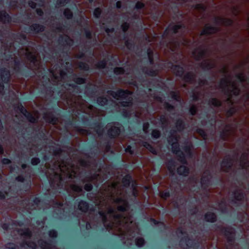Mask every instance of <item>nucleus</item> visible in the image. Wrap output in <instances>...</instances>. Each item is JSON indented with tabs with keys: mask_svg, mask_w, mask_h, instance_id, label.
Here are the masks:
<instances>
[{
	"mask_svg": "<svg viewBox=\"0 0 249 249\" xmlns=\"http://www.w3.org/2000/svg\"><path fill=\"white\" fill-rule=\"evenodd\" d=\"M190 112L192 115H194L196 112V108L195 106H193L190 107Z\"/></svg>",
	"mask_w": 249,
	"mask_h": 249,
	"instance_id": "obj_44",
	"label": "nucleus"
},
{
	"mask_svg": "<svg viewBox=\"0 0 249 249\" xmlns=\"http://www.w3.org/2000/svg\"><path fill=\"white\" fill-rule=\"evenodd\" d=\"M23 53H24L26 58L29 60L31 62L35 63L36 61V52H30L28 49L23 50Z\"/></svg>",
	"mask_w": 249,
	"mask_h": 249,
	"instance_id": "obj_8",
	"label": "nucleus"
},
{
	"mask_svg": "<svg viewBox=\"0 0 249 249\" xmlns=\"http://www.w3.org/2000/svg\"><path fill=\"white\" fill-rule=\"evenodd\" d=\"M219 87L223 91L228 94L236 95L239 93L240 90L236 84L231 82L229 77H225L221 80Z\"/></svg>",
	"mask_w": 249,
	"mask_h": 249,
	"instance_id": "obj_4",
	"label": "nucleus"
},
{
	"mask_svg": "<svg viewBox=\"0 0 249 249\" xmlns=\"http://www.w3.org/2000/svg\"><path fill=\"white\" fill-rule=\"evenodd\" d=\"M191 242H192V240H191L189 239V240H188V241H187V245H186L187 247H192V246H191V245H189V244H190V243H191Z\"/></svg>",
	"mask_w": 249,
	"mask_h": 249,
	"instance_id": "obj_63",
	"label": "nucleus"
},
{
	"mask_svg": "<svg viewBox=\"0 0 249 249\" xmlns=\"http://www.w3.org/2000/svg\"><path fill=\"white\" fill-rule=\"evenodd\" d=\"M16 180H17L18 181H23L24 179L22 177L18 176L16 178Z\"/></svg>",
	"mask_w": 249,
	"mask_h": 249,
	"instance_id": "obj_59",
	"label": "nucleus"
},
{
	"mask_svg": "<svg viewBox=\"0 0 249 249\" xmlns=\"http://www.w3.org/2000/svg\"><path fill=\"white\" fill-rule=\"evenodd\" d=\"M232 164V161L230 160L229 161H228L227 159H224L222 162L221 166L222 168L224 167H227L228 168L231 167Z\"/></svg>",
	"mask_w": 249,
	"mask_h": 249,
	"instance_id": "obj_19",
	"label": "nucleus"
},
{
	"mask_svg": "<svg viewBox=\"0 0 249 249\" xmlns=\"http://www.w3.org/2000/svg\"><path fill=\"white\" fill-rule=\"evenodd\" d=\"M97 103L99 105L104 106L107 104V100L106 98L100 97L97 99Z\"/></svg>",
	"mask_w": 249,
	"mask_h": 249,
	"instance_id": "obj_21",
	"label": "nucleus"
},
{
	"mask_svg": "<svg viewBox=\"0 0 249 249\" xmlns=\"http://www.w3.org/2000/svg\"><path fill=\"white\" fill-rule=\"evenodd\" d=\"M69 0H58L57 1V4L58 5H64L65 3H67L68 2Z\"/></svg>",
	"mask_w": 249,
	"mask_h": 249,
	"instance_id": "obj_46",
	"label": "nucleus"
},
{
	"mask_svg": "<svg viewBox=\"0 0 249 249\" xmlns=\"http://www.w3.org/2000/svg\"><path fill=\"white\" fill-rule=\"evenodd\" d=\"M147 54L150 63L152 64L153 63L152 51L150 49L147 50Z\"/></svg>",
	"mask_w": 249,
	"mask_h": 249,
	"instance_id": "obj_37",
	"label": "nucleus"
},
{
	"mask_svg": "<svg viewBox=\"0 0 249 249\" xmlns=\"http://www.w3.org/2000/svg\"><path fill=\"white\" fill-rule=\"evenodd\" d=\"M144 244V240L142 238H137L136 239V245L138 247H142Z\"/></svg>",
	"mask_w": 249,
	"mask_h": 249,
	"instance_id": "obj_23",
	"label": "nucleus"
},
{
	"mask_svg": "<svg viewBox=\"0 0 249 249\" xmlns=\"http://www.w3.org/2000/svg\"><path fill=\"white\" fill-rule=\"evenodd\" d=\"M152 136L154 138H158L160 136V132L157 130H154L152 133Z\"/></svg>",
	"mask_w": 249,
	"mask_h": 249,
	"instance_id": "obj_35",
	"label": "nucleus"
},
{
	"mask_svg": "<svg viewBox=\"0 0 249 249\" xmlns=\"http://www.w3.org/2000/svg\"><path fill=\"white\" fill-rule=\"evenodd\" d=\"M208 63L209 64L206 67L207 69H211L214 66V64L213 62L208 61Z\"/></svg>",
	"mask_w": 249,
	"mask_h": 249,
	"instance_id": "obj_54",
	"label": "nucleus"
},
{
	"mask_svg": "<svg viewBox=\"0 0 249 249\" xmlns=\"http://www.w3.org/2000/svg\"><path fill=\"white\" fill-rule=\"evenodd\" d=\"M211 104L214 106H219L221 105V102L215 98H213L211 100Z\"/></svg>",
	"mask_w": 249,
	"mask_h": 249,
	"instance_id": "obj_30",
	"label": "nucleus"
},
{
	"mask_svg": "<svg viewBox=\"0 0 249 249\" xmlns=\"http://www.w3.org/2000/svg\"><path fill=\"white\" fill-rule=\"evenodd\" d=\"M143 6H144V4L141 2H138L136 3V6H135V7L137 9H141V8H142Z\"/></svg>",
	"mask_w": 249,
	"mask_h": 249,
	"instance_id": "obj_49",
	"label": "nucleus"
},
{
	"mask_svg": "<svg viewBox=\"0 0 249 249\" xmlns=\"http://www.w3.org/2000/svg\"><path fill=\"white\" fill-rule=\"evenodd\" d=\"M205 219L207 221L213 222L216 220V215L214 213H208L205 215Z\"/></svg>",
	"mask_w": 249,
	"mask_h": 249,
	"instance_id": "obj_15",
	"label": "nucleus"
},
{
	"mask_svg": "<svg viewBox=\"0 0 249 249\" xmlns=\"http://www.w3.org/2000/svg\"><path fill=\"white\" fill-rule=\"evenodd\" d=\"M84 188L86 191H89L91 190L92 188V186L91 184L87 183L85 184Z\"/></svg>",
	"mask_w": 249,
	"mask_h": 249,
	"instance_id": "obj_42",
	"label": "nucleus"
},
{
	"mask_svg": "<svg viewBox=\"0 0 249 249\" xmlns=\"http://www.w3.org/2000/svg\"><path fill=\"white\" fill-rule=\"evenodd\" d=\"M86 34L87 38H90L91 37V33L89 32H86Z\"/></svg>",
	"mask_w": 249,
	"mask_h": 249,
	"instance_id": "obj_61",
	"label": "nucleus"
},
{
	"mask_svg": "<svg viewBox=\"0 0 249 249\" xmlns=\"http://www.w3.org/2000/svg\"><path fill=\"white\" fill-rule=\"evenodd\" d=\"M101 13V9L99 8H97L94 10V12H93V15L95 17L98 18L100 16Z\"/></svg>",
	"mask_w": 249,
	"mask_h": 249,
	"instance_id": "obj_34",
	"label": "nucleus"
},
{
	"mask_svg": "<svg viewBox=\"0 0 249 249\" xmlns=\"http://www.w3.org/2000/svg\"><path fill=\"white\" fill-rule=\"evenodd\" d=\"M46 121L50 123H52L53 124H55L56 123V120L55 118H51V119L49 120H46Z\"/></svg>",
	"mask_w": 249,
	"mask_h": 249,
	"instance_id": "obj_55",
	"label": "nucleus"
},
{
	"mask_svg": "<svg viewBox=\"0 0 249 249\" xmlns=\"http://www.w3.org/2000/svg\"><path fill=\"white\" fill-rule=\"evenodd\" d=\"M237 78L240 82H243L245 80V76L243 73L238 74Z\"/></svg>",
	"mask_w": 249,
	"mask_h": 249,
	"instance_id": "obj_47",
	"label": "nucleus"
},
{
	"mask_svg": "<svg viewBox=\"0 0 249 249\" xmlns=\"http://www.w3.org/2000/svg\"><path fill=\"white\" fill-rule=\"evenodd\" d=\"M79 67L81 69L84 70H88L89 68V66L87 64L83 62L79 63Z\"/></svg>",
	"mask_w": 249,
	"mask_h": 249,
	"instance_id": "obj_31",
	"label": "nucleus"
},
{
	"mask_svg": "<svg viewBox=\"0 0 249 249\" xmlns=\"http://www.w3.org/2000/svg\"><path fill=\"white\" fill-rule=\"evenodd\" d=\"M17 246L14 243H9L6 245V248L9 249H17Z\"/></svg>",
	"mask_w": 249,
	"mask_h": 249,
	"instance_id": "obj_33",
	"label": "nucleus"
},
{
	"mask_svg": "<svg viewBox=\"0 0 249 249\" xmlns=\"http://www.w3.org/2000/svg\"><path fill=\"white\" fill-rule=\"evenodd\" d=\"M173 71L178 76H182L184 70L182 67L178 66H175L172 68Z\"/></svg>",
	"mask_w": 249,
	"mask_h": 249,
	"instance_id": "obj_14",
	"label": "nucleus"
},
{
	"mask_svg": "<svg viewBox=\"0 0 249 249\" xmlns=\"http://www.w3.org/2000/svg\"><path fill=\"white\" fill-rule=\"evenodd\" d=\"M104 196L96 205L101 207L105 205L107 209L104 212H99L104 226L107 229L116 228L121 232L125 230L130 236L134 237L132 234L135 231L139 233V230L133 222L131 216H124L128 207V202L124 197L123 198L118 184L114 182L109 185Z\"/></svg>",
	"mask_w": 249,
	"mask_h": 249,
	"instance_id": "obj_1",
	"label": "nucleus"
},
{
	"mask_svg": "<svg viewBox=\"0 0 249 249\" xmlns=\"http://www.w3.org/2000/svg\"><path fill=\"white\" fill-rule=\"evenodd\" d=\"M149 127V124L148 123H144L143 125V130L144 131L145 133H146L147 132V129Z\"/></svg>",
	"mask_w": 249,
	"mask_h": 249,
	"instance_id": "obj_50",
	"label": "nucleus"
},
{
	"mask_svg": "<svg viewBox=\"0 0 249 249\" xmlns=\"http://www.w3.org/2000/svg\"><path fill=\"white\" fill-rule=\"evenodd\" d=\"M178 141L176 133L173 134V138L170 137L168 140V142L172 145L173 152L179 156L178 160L181 162L185 163H186L185 157L191 155L192 145L189 144L183 148V152L180 151L178 143Z\"/></svg>",
	"mask_w": 249,
	"mask_h": 249,
	"instance_id": "obj_2",
	"label": "nucleus"
},
{
	"mask_svg": "<svg viewBox=\"0 0 249 249\" xmlns=\"http://www.w3.org/2000/svg\"><path fill=\"white\" fill-rule=\"evenodd\" d=\"M210 182V177H207L205 178V177H203L201 179V183L202 185H204L205 184H208Z\"/></svg>",
	"mask_w": 249,
	"mask_h": 249,
	"instance_id": "obj_27",
	"label": "nucleus"
},
{
	"mask_svg": "<svg viewBox=\"0 0 249 249\" xmlns=\"http://www.w3.org/2000/svg\"><path fill=\"white\" fill-rule=\"evenodd\" d=\"M122 28L124 32L127 31L129 28V25L127 23H124L122 24Z\"/></svg>",
	"mask_w": 249,
	"mask_h": 249,
	"instance_id": "obj_45",
	"label": "nucleus"
},
{
	"mask_svg": "<svg viewBox=\"0 0 249 249\" xmlns=\"http://www.w3.org/2000/svg\"><path fill=\"white\" fill-rule=\"evenodd\" d=\"M36 11L37 15L40 16H42L43 13V11L40 9H36Z\"/></svg>",
	"mask_w": 249,
	"mask_h": 249,
	"instance_id": "obj_57",
	"label": "nucleus"
},
{
	"mask_svg": "<svg viewBox=\"0 0 249 249\" xmlns=\"http://www.w3.org/2000/svg\"><path fill=\"white\" fill-rule=\"evenodd\" d=\"M36 3L34 1H31L29 2V5L32 8H35L36 7Z\"/></svg>",
	"mask_w": 249,
	"mask_h": 249,
	"instance_id": "obj_53",
	"label": "nucleus"
},
{
	"mask_svg": "<svg viewBox=\"0 0 249 249\" xmlns=\"http://www.w3.org/2000/svg\"><path fill=\"white\" fill-rule=\"evenodd\" d=\"M177 172L178 174L187 176L189 173V169L184 165L180 166L177 169Z\"/></svg>",
	"mask_w": 249,
	"mask_h": 249,
	"instance_id": "obj_13",
	"label": "nucleus"
},
{
	"mask_svg": "<svg viewBox=\"0 0 249 249\" xmlns=\"http://www.w3.org/2000/svg\"><path fill=\"white\" fill-rule=\"evenodd\" d=\"M116 7L118 8L121 7V2L120 1H118L116 2Z\"/></svg>",
	"mask_w": 249,
	"mask_h": 249,
	"instance_id": "obj_60",
	"label": "nucleus"
},
{
	"mask_svg": "<svg viewBox=\"0 0 249 249\" xmlns=\"http://www.w3.org/2000/svg\"><path fill=\"white\" fill-rule=\"evenodd\" d=\"M114 72L116 74L123 73L124 72V70L122 68H115L114 70Z\"/></svg>",
	"mask_w": 249,
	"mask_h": 249,
	"instance_id": "obj_32",
	"label": "nucleus"
},
{
	"mask_svg": "<svg viewBox=\"0 0 249 249\" xmlns=\"http://www.w3.org/2000/svg\"><path fill=\"white\" fill-rule=\"evenodd\" d=\"M38 245L42 249H51L52 245L43 240H39L38 242Z\"/></svg>",
	"mask_w": 249,
	"mask_h": 249,
	"instance_id": "obj_17",
	"label": "nucleus"
},
{
	"mask_svg": "<svg viewBox=\"0 0 249 249\" xmlns=\"http://www.w3.org/2000/svg\"><path fill=\"white\" fill-rule=\"evenodd\" d=\"M125 151L126 152H129L131 154H132L133 153V152L131 150V147L129 145L126 148H125Z\"/></svg>",
	"mask_w": 249,
	"mask_h": 249,
	"instance_id": "obj_56",
	"label": "nucleus"
},
{
	"mask_svg": "<svg viewBox=\"0 0 249 249\" xmlns=\"http://www.w3.org/2000/svg\"><path fill=\"white\" fill-rule=\"evenodd\" d=\"M160 121H161V124H163V125H164L166 124V118L165 117V116H162L161 117H160Z\"/></svg>",
	"mask_w": 249,
	"mask_h": 249,
	"instance_id": "obj_51",
	"label": "nucleus"
},
{
	"mask_svg": "<svg viewBox=\"0 0 249 249\" xmlns=\"http://www.w3.org/2000/svg\"><path fill=\"white\" fill-rule=\"evenodd\" d=\"M85 79L83 78L78 77V78H76L75 79V82L78 84H83V83H85Z\"/></svg>",
	"mask_w": 249,
	"mask_h": 249,
	"instance_id": "obj_38",
	"label": "nucleus"
},
{
	"mask_svg": "<svg viewBox=\"0 0 249 249\" xmlns=\"http://www.w3.org/2000/svg\"><path fill=\"white\" fill-rule=\"evenodd\" d=\"M120 128L118 126L111 127L108 131V135L111 137L117 136L120 133Z\"/></svg>",
	"mask_w": 249,
	"mask_h": 249,
	"instance_id": "obj_10",
	"label": "nucleus"
},
{
	"mask_svg": "<svg viewBox=\"0 0 249 249\" xmlns=\"http://www.w3.org/2000/svg\"><path fill=\"white\" fill-rule=\"evenodd\" d=\"M143 145L146 149L149 150L151 153L154 154H156V150L150 144H149L147 142H144L143 143Z\"/></svg>",
	"mask_w": 249,
	"mask_h": 249,
	"instance_id": "obj_20",
	"label": "nucleus"
},
{
	"mask_svg": "<svg viewBox=\"0 0 249 249\" xmlns=\"http://www.w3.org/2000/svg\"><path fill=\"white\" fill-rule=\"evenodd\" d=\"M179 128H178V129H181L182 128V122H180V121H178V123H177V127Z\"/></svg>",
	"mask_w": 249,
	"mask_h": 249,
	"instance_id": "obj_58",
	"label": "nucleus"
},
{
	"mask_svg": "<svg viewBox=\"0 0 249 249\" xmlns=\"http://www.w3.org/2000/svg\"><path fill=\"white\" fill-rule=\"evenodd\" d=\"M40 161V160L38 158H34L32 159L31 163L33 165H37Z\"/></svg>",
	"mask_w": 249,
	"mask_h": 249,
	"instance_id": "obj_40",
	"label": "nucleus"
},
{
	"mask_svg": "<svg viewBox=\"0 0 249 249\" xmlns=\"http://www.w3.org/2000/svg\"><path fill=\"white\" fill-rule=\"evenodd\" d=\"M108 94H110L114 98L118 100H121L119 103L122 106L127 107L132 105V93L127 90H118L116 92L109 91Z\"/></svg>",
	"mask_w": 249,
	"mask_h": 249,
	"instance_id": "obj_3",
	"label": "nucleus"
},
{
	"mask_svg": "<svg viewBox=\"0 0 249 249\" xmlns=\"http://www.w3.org/2000/svg\"><path fill=\"white\" fill-rule=\"evenodd\" d=\"M172 163V161H170L168 165V168L171 172H173L175 170V166L172 167V166L171 165Z\"/></svg>",
	"mask_w": 249,
	"mask_h": 249,
	"instance_id": "obj_43",
	"label": "nucleus"
},
{
	"mask_svg": "<svg viewBox=\"0 0 249 249\" xmlns=\"http://www.w3.org/2000/svg\"><path fill=\"white\" fill-rule=\"evenodd\" d=\"M10 162H11L10 160L8 159H3L2 160V163L3 164H7L10 163Z\"/></svg>",
	"mask_w": 249,
	"mask_h": 249,
	"instance_id": "obj_52",
	"label": "nucleus"
},
{
	"mask_svg": "<svg viewBox=\"0 0 249 249\" xmlns=\"http://www.w3.org/2000/svg\"><path fill=\"white\" fill-rule=\"evenodd\" d=\"M18 109L28 119L29 122L35 123L37 121V117L29 113L22 105H18Z\"/></svg>",
	"mask_w": 249,
	"mask_h": 249,
	"instance_id": "obj_7",
	"label": "nucleus"
},
{
	"mask_svg": "<svg viewBox=\"0 0 249 249\" xmlns=\"http://www.w3.org/2000/svg\"><path fill=\"white\" fill-rule=\"evenodd\" d=\"M181 26L180 25H176L172 27H171L170 29L173 31V33H176L178 32V30L181 29Z\"/></svg>",
	"mask_w": 249,
	"mask_h": 249,
	"instance_id": "obj_29",
	"label": "nucleus"
},
{
	"mask_svg": "<svg viewBox=\"0 0 249 249\" xmlns=\"http://www.w3.org/2000/svg\"><path fill=\"white\" fill-rule=\"evenodd\" d=\"M184 79L188 82H192L194 79V75L192 73H187L185 75Z\"/></svg>",
	"mask_w": 249,
	"mask_h": 249,
	"instance_id": "obj_25",
	"label": "nucleus"
},
{
	"mask_svg": "<svg viewBox=\"0 0 249 249\" xmlns=\"http://www.w3.org/2000/svg\"><path fill=\"white\" fill-rule=\"evenodd\" d=\"M18 234L21 236V238L24 239V241L20 244L21 247L26 248L29 247L33 249H36V245L34 242H29L26 241L27 239H30L31 236V233L28 229H18Z\"/></svg>",
	"mask_w": 249,
	"mask_h": 249,
	"instance_id": "obj_5",
	"label": "nucleus"
},
{
	"mask_svg": "<svg viewBox=\"0 0 249 249\" xmlns=\"http://www.w3.org/2000/svg\"><path fill=\"white\" fill-rule=\"evenodd\" d=\"M10 72L5 69L0 70V93H2L4 90V84L8 85L10 78Z\"/></svg>",
	"mask_w": 249,
	"mask_h": 249,
	"instance_id": "obj_6",
	"label": "nucleus"
},
{
	"mask_svg": "<svg viewBox=\"0 0 249 249\" xmlns=\"http://www.w3.org/2000/svg\"><path fill=\"white\" fill-rule=\"evenodd\" d=\"M49 236L51 237H56L57 236V232L54 230H52L49 231Z\"/></svg>",
	"mask_w": 249,
	"mask_h": 249,
	"instance_id": "obj_39",
	"label": "nucleus"
},
{
	"mask_svg": "<svg viewBox=\"0 0 249 249\" xmlns=\"http://www.w3.org/2000/svg\"><path fill=\"white\" fill-rule=\"evenodd\" d=\"M60 76L61 78H64V74H63V72L62 71H61L60 73Z\"/></svg>",
	"mask_w": 249,
	"mask_h": 249,
	"instance_id": "obj_64",
	"label": "nucleus"
},
{
	"mask_svg": "<svg viewBox=\"0 0 249 249\" xmlns=\"http://www.w3.org/2000/svg\"><path fill=\"white\" fill-rule=\"evenodd\" d=\"M217 31V29L215 27H213L209 25H206L205 26L204 29L202 31L201 35H204L206 34H211L215 33Z\"/></svg>",
	"mask_w": 249,
	"mask_h": 249,
	"instance_id": "obj_11",
	"label": "nucleus"
},
{
	"mask_svg": "<svg viewBox=\"0 0 249 249\" xmlns=\"http://www.w3.org/2000/svg\"><path fill=\"white\" fill-rule=\"evenodd\" d=\"M171 95L172 97V98H173L174 99L176 100H178V94L175 92H172L171 93Z\"/></svg>",
	"mask_w": 249,
	"mask_h": 249,
	"instance_id": "obj_48",
	"label": "nucleus"
},
{
	"mask_svg": "<svg viewBox=\"0 0 249 249\" xmlns=\"http://www.w3.org/2000/svg\"><path fill=\"white\" fill-rule=\"evenodd\" d=\"M5 197V196L4 194L2 193H0V198H4Z\"/></svg>",
	"mask_w": 249,
	"mask_h": 249,
	"instance_id": "obj_62",
	"label": "nucleus"
},
{
	"mask_svg": "<svg viewBox=\"0 0 249 249\" xmlns=\"http://www.w3.org/2000/svg\"><path fill=\"white\" fill-rule=\"evenodd\" d=\"M63 44L70 46L72 45L73 44V40L71 39L68 36H65V42L63 43Z\"/></svg>",
	"mask_w": 249,
	"mask_h": 249,
	"instance_id": "obj_26",
	"label": "nucleus"
},
{
	"mask_svg": "<svg viewBox=\"0 0 249 249\" xmlns=\"http://www.w3.org/2000/svg\"><path fill=\"white\" fill-rule=\"evenodd\" d=\"M31 29L32 30L34 31L35 32H39L43 31L44 29V27L40 25L35 24H33L31 27Z\"/></svg>",
	"mask_w": 249,
	"mask_h": 249,
	"instance_id": "obj_18",
	"label": "nucleus"
},
{
	"mask_svg": "<svg viewBox=\"0 0 249 249\" xmlns=\"http://www.w3.org/2000/svg\"><path fill=\"white\" fill-rule=\"evenodd\" d=\"M64 15L68 19H70L72 17V12L70 10H69L68 9L65 10V11L64 12Z\"/></svg>",
	"mask_w": 249,
	"mask_h": 249,
	"instance_id": "obj_24",
	"label": "nucleus"
},
{
	"mask_svg": "<svg viewBox=\"0 0 249 249\" xmlns=\"http://www.w3.org/2000/svg\"><path fill=\"white\" fill-rule=\"evenodd\" d=\"M205 51L204 49L199 48L195 50L193 53V55L196 60H199L204 56Z\"/></svg>",
	"mask_w": 249,
	"mask_h": 249,
	"instance_id": "obj_9",
	"label": "nucleus"
},
{
	"mask_svg": "<svg viewBox=\"0 0 249 249\" xmlns=\"http://www.w3.org/2000/svg\"><path fill=\"white\" fill-rule=\"evenodd\" d=\"M78 207L80 210L86 212L88 210L89 205L86 202L81 201L79 203Z\"/></svg>",
	"mask_w": 249,
	"mask_h": 249,
	"instance_id": "obj_16",
	"label": "nucleus"
},
{
	"mask_svg": "<svg viewBox=\"0 0 249 249\" xmlns=\"http://www.w3.org/2000/svg\"><path fill=\"white\" fill-rule=\"evenodd\" d=\"M10 17L5 11H0V21L3 23L9 22Z\"/></svg>",
	"mask_w": 249,
	"mask_h": 249,
	"instance_id": "obj_12",
	"label": "nucleus"
},
{
	"mask_svg": "<svg viewBox=\"0 0 249 249\" xmlns=\"http://www.w3.org/2000/svg\"><path fill=\"white\" fill-rule=\"evenodd\" d=\"M71 188L72 190H73L75 192L79 193L82 192V187L76 185H72L71 186Z\"/></svg>",
	"mask_w": 249,
	"mask_h": 249,
	"instance_id": "obj_28",
	"label": "nucleus"
},
{
	"mask_svg": "<svg viewBox=\"0 0 249 249\" xmlns=\"http://www.w3.org/2000/svg\"><path fill=\"white\" fill-rule=\"evenodd\" d=\"M107 64L106 61L104 60L101 61H100L97 64V67L99 68H104L105 67L106 65Z\"/></svg>",
	"mask_w": 249,
	"mask_h": 249,
	"instance_id": "obj_36",
	"label": "nucleus"
},
{
	"mask_svg": "<svg viewBox=\"0 0 249 249\" xmlns=\"http://www.w3.org/2000/svg\"><path fill=\"white\" fill-rule=\"evenodd\" d=\"M160 196L164 199H166L169 196V193L168 192H162L160 194Z\"/></svg>",
	"mask_w": 249,
	"mask_h": 249,
	"instance_id": "obj_41",
	"label": "nucleus"
},
{
	"mask_svg": "<svg viewBox=\"0 0 249 249\" xmlns=\"http://www.w3.org/2000/svg\"><path fill=\"white\" fill-rule=\"evenodd\" d=\"M131 178L130 176H126L123 178V183L125 186H129L130 183Z\"/></svg>",
	"mask_w": 249,
	"mask_h": 249,
	"instance_id": "obj_22",
	"label": "nucleus"
}]
</instances>
